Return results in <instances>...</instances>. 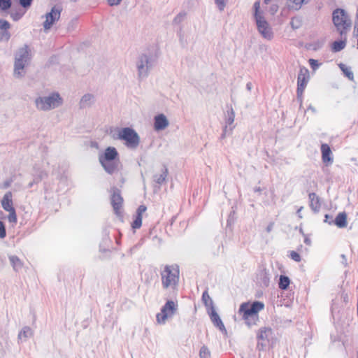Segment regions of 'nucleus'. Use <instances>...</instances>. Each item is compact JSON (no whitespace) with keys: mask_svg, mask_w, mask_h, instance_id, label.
I'll use <instances>...</instances> for the list:
<instances>
[{"mask_svg":"<svg viewBox=\"0 0 358 358\" xmlns=\"http://www.w3.org/2000/svg\"><path fill=\"white\" fill-rule=\"evenodd\" d=\"M279 9V6L278 4L276 3H273L272 4L269 9H268V13L271 15H274L278 10Z\"/></svg>","mask_w":358,"mask_h":358,"instance_id":"obj_39","label":"nucleus"},{"mask_svg":"<svg viewBox=\"0 0 358 358\" xmlns=\"http://www.w3.org/2000/svg\"><path fill=\"white\" fill-rule=\"evenodd\" d=\"M310 74L309 71L306 67H301L297 77V89L296 94L298 99H300L301 103H302V95L303 91L309 81Z\"/></svg>","mask_w":358,"mask_h":358,"instance_id":"obj_8","label":"nucleus"},{"mask_svg":"<svg viewBox=\"0 0 358 358\" xmlns=\"http://www.w3.org/2000/svg\"><path fill=\"white\" fill-rule=\"evenodd\" d=\"M93 99V96L91 94H85L83 96L80 100V105L82 106H85L87 104L88 102H90Z\"/></svg>","mask_w":358,"mask_h":358,"instance_id":"obj_33","label":"nucleus"},{"mask_svg":"<svg viewBox=\"0 0 358 358\" xmlns=\"http://www.w3.org/2000/svg\"><path fill=\"white\" fill-rule=\"evenodd\" d=\"M235 119V113L234 110L231 108L230 110L227 111V117L226 119V125L227 126V129L231 127V126L233 124ZM232 127H234V126Z\"/></svg>","mask_w":358,"mask_h":358,"instance_id":"obj_27","label":"nucleus"},{"mask_svg":"<svg viewBox=\"0 0 358 358\" xmlns=\"http://www.w3.org/2000/svg\"><path fill=\"white\" fill-rule=\"evenodd\" d=\"M208 313L213 324L215 327H217L220 331L226 332L224 325L222 320L220 319L219 315L217 313L215 309L213 308L208 310Z\"/></svg>","mask_w":358,"mask_h":358,"instance_id":"obj_14","label":"nucleus"},{"mask_svg":"<svg viewBox=\"0 0 358 358\" xmlns=\"http://www.w3.org/2000/svg\"><path fill=\"white\" fill-rule=\"evenodd\" d=\"M328 220H329V216L328 215H325V220L324 221L327 222H328L329 224H331V222L328 221Z\"/></svg>","mask_w":358,"mask_h":358,"instance_id":"obj_54","label":"nucleus"},{"mask_svg":"<svg viewBox=\"0 0 358 358\" xmlns=\"http://www.w3.org/2000/svg\"><path fill=\"white\" fill-rule=\"evenodd\" d=\"M24 13L20 12H15L10 13V17L14 21H17L23 16Z\"/></svg>","mask_w":358,"mask_h":358,"instance_id":"obj_40","label":"nucleus"},{"mask_svg":"<svg viewBox=\"0 0 358 358\" xmlns=\"http://www.w3.org/2000/svg\"><path fill=\"white\" fill-rule=\"evenodd\" d=\"M100 163L105 169V171L110 174L113 173L117 169L118 163L116 162L107 161L104 162H102Z\"/></svg>","mask_w":358,"mask_h":358,"instance_id":"obj_20","label":"nucleus"},{"mask_svg":"<svg viewBox=\"0 0 358 358\" xmlns=\"http://www.w3.org/2000/svg\"><path fill=\"white\" fill-rule=\"evenodd\" d=\"M142 225V217L141 215H135L134 219L131 222V227L133 229H139Z\"/></svg>","mask_w":358,"mask_h":358,"instance_id":"obj_28","label":"nucleus"},{"mask_svg":"<svg viewBox=\"0 0 358 358\" xmlns=\"http://www.w3.org/2000/svg\"><path fill=\"white\" fill-rule=\"evenodd\" d=\"M334 223L339 228L347 226V215L345 212L339 213L334 220Z\"/></svg>","mask_w":358,"mask_h":358,"instance_id":"obj_19","label":"nucleus"},{"mask_svg":"<svg viewBox=\"0 0 358 358\" xmlns=\"http://www.w3.org/2000/svg\"><path fill=\"white\" fill-rule=\"evenodd\" d=\"M234 127H229L227 129V126H225L221 135V138H224L227 134L229 135L231 133Z\"/></svg>","mask_w":358,"mask_h":358,"instance_id":"obj_42","label":"nucleus"},{"mask_svg":"<svg viewBox=\"0 0 358 358\" xmlns=\"http://www.w3.org/2000/svg\"><path fill=\"white\" fill-rule=\"evenodd\" d=\"M273 223H272V222H271V223H270V224L267 226V227H266V231H267L268 233H269V232H271V231L273 230Z\"/></svg>","mask_w":358,"mask_h":358,"instance_id":"obj_47","label":"nucleus"},{"mask_svg":"<svg viewBox=\"0 0 358 358\" xmlns=\"http://www.w3.org/2000/svg\"><path fill=\"white\" fill-rule=\"evenodd\" d=\"M345 255H342L343 258H345Z\"/></svg>","mask_w":358,"mask_h":358,"instance_id":"obj_59","label":"nucleus"},{"mask_svg":"<svg viewBox=\"0 0 358 358\" xmlns=\"http://www.w3.org/2000/svg\"><path fill=\"white\" fill-rule=\"evenodd\" d=\"M9 213V215L8 216V220L10 222L12 223H16L17 222V215L15 210L13 209V210L8 211Z\"/></svg>","mask_w":358,"mask_h":358,"instance_id":"obj_34","label":"nucleus"},{"mask_svg":"<svg viewBox=\"0 0 358 358\" xmlns=\"http://www.w3.org/2000/svg\"><path fill=\"white\" fill-rule=\"evenodd\" d=\"M357 48H358V46H357Z\"/></svg>","mask_w":358,"mask_h":358,"instance_id":"obj_60","label":"nucleus"},{"mask_svg":"<svg viewBox=\"0 0 358 358\" xmlns=\"http://www.w3.org/2000/svg\"><path fill=\"white\" fill-rule=\"evenodd\" d=\"M308 62H309L310 67L312 68V69L313 71H315L316 69H317L320 66L318 61L316 59H310L308 60Z\"/></svg>","mask_w":358,"mask_h":358,"instance_id":"obj_37","label":"nucleus"},{"mask_svg":"<svg viewBox=\"0 0 358 358\" xmlns=\"http://www.w3.org/2000/svg\"><path fill=\"white\" fill-rule=\"evenodd\" d=\"M9 259L15 270L17 271L22 267L23 264L17 256H10Z\"/></svg>","mask_w":358,"mask_h":358,"instance_id":"obj_26","label":"nucleus"},{"mask_svg":"<svg viewBox=\"0 0 358 358\" xmlns=\"http://www.w3.org/2000/svg\"><path fill=\"white\" fill-rule=\"evenodd\" d=\"M123 201L120 191L117 189H114L111 196V205L117 216H122V215Z\"/></svg>","mask_w":358,"mask_h":358,"instance_id":"obj_10","label":"nucleus"},{"mask_svg":"<svg viewBox=\"0 0 358 358\" xmlns=\"http://www.w3.org/2000/svg\"><path fill=\"white\" fill-rule=\"evenodd\" d=\"M30 59L29 55L27 49L23 48L21 50L20 55L16 58L15 62V73L20 76L21 71L24 69V64Z\"/></svg>","mask_w":358,"mask_h":358,"instance_id":"obj_11","label":"nucleus"},{"mask_svg":"<svg viewBox=\"0 0 358 358\" xmlns=\"http://www.w3.org/2000/svg\"><path fill=\"white\" fill-rule=\"evenodd\" d=\"M200 358H210V353L209 350L206 346H202L199 351Z\"/></svg>","mask_w":358,"mask_h":358,"instance_id":"obj_31","label":"nucleus"},{"mask_svg":"<svg viewBox=\"0 0 358 358\" xmlns=\"http://www.w3.org/2000/svg\"><path fill=\"white\" fill-rule=\"evenodd\" d=\"M12 196H13L12 192H8L4 194V196L1 200L2 208L6 211H10V210H13V209H15V208L13 207Z\"/></svg>","mask_w":358,"mask_h":358,"instance_id":"obj_17","label":"nucleus"},{"mask_svg":"<svg viewBox=\"0 0 358 358\" xmlns=\"http://www.w3.org/2000/svg\"><path fill=\"white\" fill-rule=\"evenodd\" d=\"M118 138L125 142V145L131 148H136L140 141L138 134L129 127H125L119 131Z\"/></svg>","mask_w":358,"mask_h":358,"instance_id":"obj_6","label":"nucleus"},{"mask_svg":"<svg viewBox=\"0 0 358 358\" xmlns=\"http://www.w3.org/2000/svg\"><path fill=\"white\" fill-rule=\"evenodd\" d=\"M289 257L292 258V259H293L294 261H295L296 262H299L301 259L300 255L295 251H292L290 252Z\"/></svg>","mask_w":358,"mask_h":358,"instance_id":"obj_38","label":"nucleus"},{"mask_svg":"<svg viewBox=\"0 0 358 358\" xmlns=\"http://www.w3.org/2000/svg\"><path fill=\"white\" fill-rule=\"evenodd\" d=\"M328 220H329V216L328 215H325V220L324 221L327 222H328L329 224H331V222L328 221Z\"/></svg>","mask_w":358,"mask_h":358,"instance_id":"obj_55","label":"nucleus"},{"mask_svg":"<svg viewBox=\"0 0 358 358\" xmlns=\"http://www.w3.org/2000/svg\"><path fill=\"white\" fill-rule=\"evenodd\" d=\"M160 175L158 176V185L166 182L169 173V170L166 166L163 165L160 170Z\"/></svg>","mask_w":358,"mask_h":358,"instance_id":"obj_24","label":"nucleus"},{"mask_svg":"<svg viewBox=\"0 0 358 358\" xmlns=\"http://www.w3.org/2000/svg\"><path fill=\"white\" fill-rule=\"evenodd\" d=\"M308 110H311L313 113L315 112V108L313 107L312 106H309L308 108Z\"/></svg>","mask_w":358,"mask_h":358,"instance_id":"obj_53","label":"nucleus"},{"mask_svg":"<svg viewBox=\"0 0 358 358\" xmlns=\"http://www.w3.org/2000/svg\"><path fill=\"white\" fill-rule=\"evenodd\" d=\"M220 11H223L227 4L228 0H214Z\"/></svg>","mask_w":358,"mask_h":358,"instance_id":"obj_32","label":"nucleus"},{"mask_svg":"<svg viewBox=\"0 0 358 358\" xmlns=\"http://www.w3.org/2000/svg\"><path fill=\"white\" fill-rule=\"evenodd\" d=\"M289 283H290V280L287 276L283 275H281L280 276L279 283H278L279 288H280L281 289H283V290L287 289L289 285Z\"/></svg>","mask_w":358,"mask_h":358,"instance_id":"obj_25","label":"nucleus"},{"mask_svg":"<svg viewBox=\"0 0 358 358\" xmlns=\"http://www.w3.org/2000/svg\"><path fill=\"white\" fill-rule=\"evenodd\" d=\"M122 1V0H107L108 3L110 6H117V5H119L121 3Z\"/></svg>","mask_w":358,"mask_h":358,"instance_id":"obj_45","label":"nucleus"},{"mask_svg":"<svg viewBox=\"0 0 358 358\" xmlns=\"http://www.w3.org/2000/svg\"><path fill=\"white\" fill-rule=\"evenodd\" d=\"M252 15L259 33L266 38H271L273 36L272 28L266 20L264 12L261 9L259 1L254 3L252 6Z\"/></svg>","mask_w":358,"mask_h":358,"instance_id":"obj_2","label":"nucleus"},{"mask_svg":"<svg viewBox=\"0 0 358 358\" xmlns=\"http://www.w3.org/2000/svg\"><path fill=\"white\" fill-rule=\"evenodd\" d=\"M62 103V99L58 94H53L45 98H38L36 100V104L38 109L46 110L54 108Z\"/></svg>","mask_w":358,"mask_h":358,"instance_id":"obj_7","label":"nucleus"},{"mask_svg":"<svg viewBox=\"0 0 358 358\" xmlns=\"http://www.w3.org/2000/svg\"><path fill=\"white\" fill-rule=\"evenodd\" d=\"M273 331L271 328L264 327L260 329L259 334L257 336L259 340H260L262 345H266V342H269L272 338Z\"/></svg>","mask_w":358,"mask_h":358,"instance_id":"obj_15","label":"nucleus"},{"mask_svg":"<svg viewBox=\"0 0 358 358\" xmlns=\"http://www.w3.org/2000/svg\"><path fill=\"white\" fill-rule=\"evenodd\" d=\"M337 308L336 307L335 303H333L331 306V312L334 313L336 311Z\"/></svg>","mask_w":358,"mask_h":358,"instance_id":"obj_50","label":"nucleus"},{"mask_svg":"<svg viewBox=\"0 0 358 358\" xmlns=\"http://www.w3.org/2000/svg\"><path fill=\"white\" fill-rule=\"evenodd\" d=\"M169 125V122L164 114H158V131L163 130Z\"/></svg>","mask_w":358,"mask_h":358,"instance_id":"obj_22","label":"nucleus"},{"mask_svg":"<svg viewBox=\"0 0 358 358\" xmlns=\"http://www.w3.org/2000/svg\"><path fill=\"white\" fill-rule=\"evenodd\" d=\"M185 17V13H179L175 18H174V22L176 24L180 23Z\"/></svg>","mask_w":358,"mask_h":358,"instance_id":"obj_43","label":"nucleus"},{"mask_svg":"<svg viewBox=\"0 0 358 358\" xmlns=\"http://www.w3.org/2000/svg\"><path fill=\"white\" fill-rule=\"evenodd\" d=\"M12 6L11 0H0V10H7Z\"/></svg>","mask_w":358,"mask_h":358,"instance_id":"obj_30","label":"nucleus"},{"mask_svg":"<svg viewBox=\"0 0 358 358\" xmlns=\"http://www.w3.org/2000/svg\"><path fill=\"white\" fill-rule=\"evenodd\" d=\"M32 2L33 0H19L20 5L25 9L29 8L31 6Z\"/></svg>","mask_w":358,"mask_h":358,"instance_id":"obj_36","label":"nucleus"},{"mask_svg":"<svg viewBox=\"0 0 358 358\" xmlns=\"http://www.w3.org/2000/svg\"><path fill=\"white\" fill-rule=\"evenodd\" d=\"M332 22L336 30L341 35V40L336 41L332 45H345L346 34L350 31L352 22L348 12L343 8H336L332 13Z\"/></svg>","mask_w":358,"mask_h":358,"instance_id":"obj_1","label":"nucleus"},{"mask_svg":"<svg viewBox=\"0 0 358 358\" xmlns=\"http://www.w3.org/2000/svg\"><path fill=\"white\" fill-rule=\"evenodd\" d=\"M304 243H305L306 244H307V245H310V243H311V241H310V239L309 238L306 237V238H305V239H304Z\"/></svg>","mask_w":358,"mask_h":358,"instance_id":"obj_48","label":"nucleus"},{"mask_svg":"<svg viewBox=\"0 0 358 358\" xmlns=\"http://www.w3.org/2000/svg\"><path fill=\"white\" fill-rule=\"evenodd\" d=\"M178 311V302L176 299H168L158 313V324H165L171 320Z\"/></svg>","mask_w":358,"mask_h":358,"instance_id":"obj_5","label":"nucleus"},{"mask_svg":"<svg viewBox=\"0 0 358 358\" xmlns=\"http://www.w3.org/2000/svg\"><path fill=\"white\" fill-rule=\"evenodd\" d=\"M6 236L5 225L3 222L0 221V238H3Z\"/></svg>","mask_w":358,"mask_h":358,"instance_id":"obj_41","label":"nucleus"},{"mask_svg":"<svg viewBox=\"0 0 358 358\" xmlns=\"http://www.w3.org/2000/svg\"><path fill=\"white\" fill-rule=\"evenodd\" d=\"M302 209H303V207L301 206V207H300V208L298 209V210H297V212H296V213H297V215H298V216H299V218H302V215H301V210H302Z\"/></svg>","mask_w":358,"mask_h":358,"instance_id":"obj_49","label":"nucleus"},{"mask_svg":"<svg viewBox=\"0 0 358 358\" xmlns=\"http://www.w3.org/2000/svg\"><path fill=\"white\" fill-rule=\"evenodd\" d=\"M145 210H146V207L143 205H141L138 208L136 215L142 216L143 213H145Z\"/></svg>","mask_w":358,"mask_h":358,"instance_id":"obj_44","label":"nucleus"},{"mask_svg":"<svg viewBox=\"0 0 358 358\" xmlns=\"http://www.w3.org/2000/svg\"><path fill=\"white\" fill-rule=\"evenodd\" d=\"M322 159L325 164H331L333 158L331 157V150L329 145L327 143H323L321 145Z\"/></svg>","mask_w":358,"mask_h":358,"instance_id":"obj_16","label":"nucleus"},{"mask_svg":"<svg viewBox=\"0 0 358 358\" xmlns=\"http://www.w3.org/2000/svg\"><path fill=\"white\" fill-rule=\"evenodd\" d=\"M310 0H287L286 8H283L281 11V15H287V9L292 10H299L303 4H307Z\"/></svg>","mask_w":358,"mask_h":358,"instance_id":"obj_12","label":"nucleus"},{"mask_svg":"<svg viewBox=\"0 0 358 358\" xmlns=\"http://www.w3.org/2000/svg\"><path fill=\"white\" fill-rule=\"evenodd\" d=\"M118 157V153L113 147H108L105 150L103 155L99 157V162L113 161Z\"/></svg>","mask_w":358,"mask_h":358,"instance_id":"obj_13","label":"nucleus"},{"mask_svg":"<svg viewBox=\"0 0 358 358\" xmlns=\"http://www.w3.org/2000/svg\"><path fill=\"white\" fill-rule=\"evenodd\" d=\"M145 62L146 64H148V62L146 57L145 58Z\"/></svg>","mask_w":358,"mask_h":358,"instance_id":"obj_58","label":"nucleus"},{"mask_svg":"<svg viewBox=\"0 0 358 358\" xmlns=\"http://www.w3.org/2000/svg\"><path fill=\"white\" fill-rule=\"evenodd\" d=\"M332 47V52H337L342 50L345 46H331Z\"/></svg>","mask_w":358,"mask_h":358,"instance_id":"obj_46","label":"nucleus"},{"mask_svg":"<svg viewBox=\"0 0 358 358\" xmlns=\"http://www.w3.org/2000/svg\"><path fill=\"white\" fill-rule=\"evenodd\" d=\"M155 122H154V127L157 129V116L154 117Z\"/></svg>","mask_w":358,"mask_h":358,"instance_id":"obj_56","label":"nucleus"},{"mask_svg":"<svg viewBox=\"0 0 358 358\" xmlns=\"http://www.w3.org/2000/svg\"><path fill=\"white\" fill-rule=\"evenodd\" d=\"M264 304L260 301H255L252 303H243L239 308V313L242 315L246 324L250 327L255 324L258 320L257 313L263 310Z\"/></svg>","mask_w":358,"mask_h":358,"instance_id":"obj_3","label":"nucleus"},{"mask_svg":"<svg viewBox=\"0 0 358 358\" xmlns=\"http://www.w3.org/2000/svg\"><path fill=\"white\" fill-rule=\"evenodd\" d=\"M338 66L340 68V69L342 71V72L343 73V74L350 80H353L354 79V74L352 73V71H351V68L346 66L345 64H338Z\"/></svg>","mask_w":358,"mask_h":358,"instance_id":"obj_23","label":"nucleus"},{"mask_svg":"<svg viewBox=\"0 0 358 358\" xmlns=\"http://www.w3.org/2000/svg\"><path fill=\"white\" fill-rule=\"evenodd\" d=\"M271 0H264L265 4H268Z\"/></svg>","mask_w":358,"mask_h":358,"instance_id":"obj_57","label":"nucleus"},{"mask_svg":"<svg viewBox=\"0 0 358 358\" xmlns=\"http://www.w3.org/2000/svg\"><path fill=\"white\" fill-rule=\"evenodd\" d=\"M260 285L263 287H268L270 282V278L266 272L260 273Z\"/></svg>","mask_w":358,"mask_h":358,"instance_id":"obj_29","label":"nucleus"},{"mask_svg":"<svg viewBox=\"0 0 358 358\" xmlns=\"http://www.w3.org/2000/svg\"><path fill=\"white\" fill-rule=\"evenodd\" d=\"M143 69H144L143 64H141L138 66V70H139L140 75L142 74V71Z\"/></svg>","mask_w":358,"mask_h":358,"instance_id":"obj_51","label":"nucleus"},{"mask_svg":"<svg viewBox=\"0 0 358 358\" xmlns=\"http://www.w3.org/2000/svg\"><path fill=\"white\" fill-rule=\"evenodd\" d=\"M10 27V23L7 20L3 19L0 20V29L7 31Z\"/></svg>","mask_w":358,"mask_h":358,"instance_id":"obj_35","label":"nucleus"},{"mask_svg":"<svg viewBox=\"0 0 358 358\" xmlns=\"http://www.w3.org/2000/svg\"><path fill=\"white\" fill-rule=\"evenodd\" d=\"M246 88H247L248 90L250 91L251 90V88H252V83H247Z\"/></svg>","mask_w":358,"mask_h":358,"instance_id":"obj_52","label":"nucleus"},{"mask_svg":"<svg viewBox=\"0 0 358 358\" xmlns=\"http://www.w3.org/2000/svg\"><path fill=\"white\" fill-rule=\"evenodd\" d=\"M202 301L208 310L215 308L213 301L208 294L207 290L204 291L202 294Z\"/></svg>","mask_w":358,"mask_h":358,"instance_id":"obj_21","label":"nucleus"},{"mask_svg":"<svg viewBox=\"0 0 358 358\" xmlns=\"http://www.w3.org/2000/svg\"><path fill=\"white\" fill-rule=\"evenodd\" d=\"M179 267L176 264L166 265L161 271L162 284L164 288L175 289L179 281Z\"/></svg>","mask_w":358,"mask_h":358,"instance_id":"obj_4","label":"nucleus"},{"mask_svg":"<svg viewBox=\"0 0 358 358\" xmlns=\"http://www.w3.org/2000/svg\"><path fill=\"white\" fill-rule=\"evenodd\" d=\"M61 12L62 8L59 6H53L50 12L46 13L45 20L43 22L45 29H50L53 24L59 19Z\"/></svg>","mask_w":358,"mask_h":358,"instance_id":"obj_9","label":"nucleus"},{"mask_svg":"<svg viewBox=\"0 0 358 358\" xmlns=\"http://www.w3.org/2000/svg\"><path fill=\"white\" fill-rule=\"evenodd\" d=\"M310 207L314 212H318L320 209L321 204L320 198L315 193L309 194Z\"/></svg>","mask_w":358,"mask_h":358,"instance_id":"obj_18","label":"nucleus"}]
</instances>
